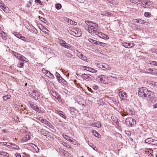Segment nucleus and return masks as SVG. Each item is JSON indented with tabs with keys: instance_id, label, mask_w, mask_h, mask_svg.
Wrapping results in <instances>:
<instances>
[{
	"instance_id": "1",
	"label": "nucleus",
	"mask_w": 157,
	"mask_h": 157,
	"mask_svg": "<svg viewBox=\"0 0 157 157\" xmlns=\"http://www.w3.org/2000/svg\"><path fill=\"white\" fill-rule=\"evenodd\" d=\"M98 27L97 24L94 23L92 24V25L90 26V27L89 26L87 27V28L86 27V29L90 33L96 34H97V33L98 32Z\"/></svg>"
},
{
	"instance_id": "2",
	"label": "nucleus",
	"mask_w": 157,
	"mask_h": 157,
	"mask_svg": "<svg viewBox=\"0 0 157 157\" xmlns=\"http://www.w3.org/2000/svg\"><path fill=\"white\" fill-rule=\"evenodd\" d=\"M148 91V90L146 87H141L140 88L138 93V95L141 97L146 98V94Z\"/></svg>"
},
{
	"instance_id": "3",
	"label": "nucleus",
	"mask_w": 157,
	"mask_h": 157,
	"mask_svg": "<svg viewBox=\"0 0 157 157\" xmlns=\"http://www.w3.org/2000/svg\"><path fill=\"white\" fill-rule=\"evenodd\" d=\"M125 123L129 126H133L136 124V122L132 117H128L126 119Z\"/></svg>"
},
{
	"instance_id": "4",
	"label": "nucleus",
	"mask_w": 157,
	"mask_h": 157,
	"mask_svg": "<svg viewBox=\"0 0 157 157\" xmlns=\"http://www.w3.org/2000/svg\"><path fill=\"white\" fill-rule=\"evenodd\" d=\"M29 94L31 97L35 100H37L39 96V93L36 91L33 90L29 92Z\"/></svg>"
},
{
	"instance_id": "5",
	"label": "nucleus",
	"mask_w": 157,
	"mask_h": 157,
	"mask_svg": "<svg viewBox=\"0 0 157 157\" xmlns=\"http://www.w3.org/2000/svg\"><path fill=\"white\" fill-rule=\"evenodd\" d=\"M146 98L147 97L150 100L153 99L155 97V94L152 91H151L148 90L147 93L146 94Z\"/></svg>"
},
{
	"instance_id": "6",
	"label": "nucleus",
	"mask_w": 157,
	"mask_h": 157,
	"mask_svg": "<svg viewBox=\"0 0 157 157\" xmlns=\"http://www.w3.org/2000/svg\"><path fill=\"white\" fill-rule=\"evenodd\" d=\"M29 104L31 108L33 109V110L39 113L42 112L41 110L38 107L36 106L33 102H30Z\"/></svg>"
},
{
	"instance_id": "7",
	"label": "nucleus",
	"mask_w": 157,
	"mask_h": 157,
	"mask_svg": "<svg viewBox=\"0 0 157 157\" xmlns=\"http://www.w3.org/2000/svg\"><path fill=\"white\" fill-rule=\"evenodd\" d=\"M105 78L104 77V75H101L99 76H98L96 78V80L101 83H106V81H105Z\"/></svg>"
},
{
	"instance_id": "8",
	"label": "nucleus",
	"mask_w": 157,
	"mask_h": 157,
	"mask_svg": "<svg viewBox=\"0 0 157 157\" xmlns=\"http://www.w3.org/2000/svg\"><path fill=\"white\" fill-rule=\"evenodd\" d=\"M40 121L43 123L45 125H47L49 128L52 129H53L54 127L51 124V123L48 121H47L46 119H42Z\"/></svg>"
},
{
	"instance_id": "9",
	"label": "nucleus",
	"mask_w": 157,
	"mask_h": 157,
	"mask_svg": "<svg viewBox=\"0 0 157 157\" xmlns=\"http://www.w3.org/2000/svg\"><path fill=\"white\" fill-rule=\"evenodd\" d=\"M97 34L96 35H98L100 37L104 39H108L109 37L106 34L101 32H98L97 33Z\"/></svg>"
},
{
	"instance_id": "10",
	"label": "nucleus",
	"mask_w": 157,
	"mask_h": 157,
	"mask_svg": "<svg viewBox=\"0 0 157 157\" xmlns=\"http://www.w3.org/2000/svg\"><path fill=\"white\" fill-rule=\"evenodd\" d=\"M56 113L58 115L62 117L63 118L66 119V117L64 113L62 111L60 110H56L55 111Z\"/></svg>"
},
{
	"instance_id": "11",
	"label": "nucleus",
	"mask_w": 157,
	"mask_h": 157,
	"mask_svg": "<svg viewBox=\"0 0 157 157\" xmlns=\"http://www.w3.org/2000/svg\"><path fill=\"white\" fill-rule=\"evenodd\" d=\"M81 77L84 79H87L88 80L92 79L91 78L93 77L91 75L86 74H82Z\"/></svg>"
},
{
	"instance_id": "12",
	"label": "nucleus",
	"mask_w": 157,
	"mask_h": 157,
	"mask_svg": "<svg viewBox=\"0 0 157 157\" xmlns=\"http://www.w3.org/2000/svg\"><path fill=\"white\" fill-rule=\"evenodd\" d=\"M99 67L104 70L109 69V67L108 65L105 63H102L100 64Z\"/></svg>"
},
{
	"instance_id": "13",
	"label": "nucleus",
	"mask_w": 157,
	"mask_h": 157,
	"mask_svg": "<svg viewBox=\"0 0 157 157\" xmlns=\"http://www.w3.org/2000/svg\"><path fill=\"white\" fill-rule=\"evenodd\" d=\"M122 45L126 48H129L134 46V44L132 43L131 44L129 43H127L126 42L122 44Z\"/></svg>"
},
{
	"instance_id": "14",
	"label": "nucleus",
	"mask_w": 157,
	"mask_h": 157,
	"mask_svg": "<svg viewBox=\"0 0 157 157\" xmlns=\"http://www.w3.org/2000/svg\"><path fill=\"white\" fill-rule=\"evenodd\" d=\"M75 34L76 37L80 36L81 35V30L80 29H78L77 30L73 32Z\"/></svg>"
},
{
	"instance_id": "15",
	"label": "nucleus",
	"mask_w": 157,
	"mask_h": 157,
	"mask_svg": "<svg viewBox=\"0 0 157 157\" xmlns=\"http://www.w3.org/2000/svg\"><path fill=\"white\" fill-rule=\"evenodd\" d=\"M40 132L41 133V134L43 135L47 136V135H48L49 134V132L46 131L44 129H40Z\"/></svg>"
},
{
	"instance_id": "16",
	"label": "nucleus",
	"mask_w": 157,
	"mask_h": 157,
	"mask_svg": "<svg viewBox=\"0 0 157 157\" xmlns=\"http://www.w3.org/2000/svg\"><path fill=\"white\" fill-rule=\"evenodd\" d=\"M119 94L120 97H122V99L127 97L126 94L123 92H120Z\"/></svg>"
},
{
	"instance_id": "17",
	"label": "nucleus",
	"mask_w": 157,
	"mask_h": 157,
	"mask_svg": "<svg viewBox=\"0 0 157 157\" xmlns=\"http://www.w3.org/2000/svg\"><path fill=\"white\" fill-rule=\"evenodd\" d=\"M153 141V139H151V138H148L145 140V143H148L149 144H151V143H152Z\"/></svg>"
},
{
	"instance_id": "18",
	"label": "nucleus",
	"mask_w": 157,
	"mask_h": 157,
	"mask_svg": "<svg viewBox=\"0 0 157 157\" xmlns=\"http://www.w3.org/2000/svg\"><path fill=\"white\" fill-rule=\"evenodd\" d=\"M4 11L6 13H8L9 12V8L6 7L5 5V6H2V8Z\"/></svg>"
},
{
	"instance_id": "19",
	"label": "nucleus",
	"mask_w": 157,
	"mask_h": 157,
	"mask_svg": "<svg viewBox=\"0 0 157 157\" xmlns=\"http://www.w3.org/2000/svg\"><path fill=\"white\" fill-rule=\"evenodd\" d=\"M0 155H3L7 157H8L9 155V153L3 151H0Z\"/></svg>"
},
{
	"instance_id": "20",
	"label": "nucleus",
	"mask_w": 157,
	"mask_h": 157,
	"mask_svg": "<svg viewBox=\"0 0 157 157\" xmlns=\"http://www.w3.org/2000/svg\"><path fill=\"white\" fill-rule=\"evenodd\" d=\"M79 57L84 61H86L87 59L86 56L82 53H80L79 56Z\"/></svg>"
},
{
	"instance_id": "21",
	"label": "nucleus",
	"mask_w": 157,
	"mask_h": 157,
	"mask_svg": "<svg viewBox=\"0 0 157 157\" xmlns=\"http://www.w3.org/2000/svg\"><path fill=\"white\" fill-rule=\"evenodd\" d=\"M91 132L93 134V135L96 137H98L100 136V134L95 130H93Z\"/></svg>"
},
{
	"instance_id": "22",
	"label": "nucleus",
	"mask_w": 157,
	"mask_h": 157,
	"mask_svg": "<svg viewBox=\"0 0 157 157\" xmlns=\"http://www.w3.org/2000/svg\"><path fill=\"white\" fill-rule=\"evenodd\" d=\"M0 36H2V38L3 39H5L6 38V36L5 35V33L3 31L0 32Z\"/></svg>"
},
{
	"instance_id": "23",
	"label": "nucleus",
	"mask_w": 157,
	"mask_h": 157,
	"mask_svg": "<svg viewBox=\"0 0 157 157\" xmlns=\"http://www.w3.org/2000/svg\"><path fill=\"white\" fill-rule=\"evenodd\" d=\"M11 97V95L9 94H4L3 98V100L6 101L9 99Z\"/></svg>"
},
{
	"instance_id": "24",
	"label": "nucleus",
	"mask_w": 157,
	"mask_h": 157,
	"mask_svg": "<svg viewBox=\"0 0 157 157\" xmlns=\"http://www.w3.org/2000/svg\"><path fill=\"white\" fill-rule=\"evenodd\" d=\"M42 26V29L40 28V30H41L42 32H44L45 33H46V31L49 32V30L45 27L41 25Z\"/></svg>"
},
{
	"instance_id": "25",
	"label": "nucleus",
	"mask_w": 157,
	"mask_h": 157,
	"mask_svg": "<svg viewBox=\"0 0 157 157\" xmlns=\"http://www.w3.org/2000/svg\"><path fill=\"white\" fill-rule=\"evenodd\" d=\"M21 62L18 63V66L20 67H22L23 66L24 64L23 61H25V60L23 59H21Z\"/></svg>"
},
{
	"instance_id": "26",
	"label": "nucleus",
	"mask_w": 157,
	"mask_h": 157,
	"mask_svg": "<svg viewBox=\"0 0 157 157\" xmlns=\"http://www.w3.org/2000/svg\"><path fill=\"white\" fill-rule=\"evenodd\" d=\"M138 21H139L138 22L140 24H145V23H146L147 24H146V25H147V24L148 23L147 22L145 21L139 19Z\"/></svg>"
},
{
	"instance_id": "27",
	"label": "nucleus",
	"mask_w": 157,
	"mask_h": 157,
	"mask_svg": "<svg viewBox=\"0 0 157 157\" xmlns=\"http://www.w3.org/2000/svg\"><path fill=\"white\" fill-rule=\"evenodd\" d=\"M85 23L88 26H90L92 25V24H94V23L92 22V21H85Z\"/></svg>"
},
{
	"instance_id": "28",
	"label": "nucleus",
	"mask_w": 157,
	"mask_h": 157,
	"mask_svg": "<svg viewBox=\"0 0 157 157\" xmlns=\"http://www.w3.org/2000/svg\"><path fill=\"white\" fill-rule=\"evenodd\" d=\"M59 151L60 154H65V153H66L67 152L66 151L61 148H59Z\"/></svg>"
},
{
	"instance_id": "29",
	"label": "nucleus",
	"mask_w": 157,
	"mask_h": 157,
	"mask_svg": "<svg viewBox=\"0 0 157 157\" xmlns=\"http://www.w3.org/2000/svg\"><path fill=\"white\" fill-rule=\"evenodd\" d=\"M58 80L60 82H62L64 84H65V82H66V81L61 77H59Z\"/></svg>"
},
{
	"instance_id": "30",
	"label": "nucleus",
	"mask_w": 157,
	"mask_h": 157,
	"mask_svg": "<svg viewBox=\"0 0 157 157\" xmlns=\"http://www.w3.org/2000/svg\"><path fill=\"white\" fill-rule=\"evenodd\" d=\"M13 54L14 55V56L16 57L18 59H20V56L21 55V54L17 53H16V52L13 53Z\"/></svg>"
},
{
	"instance_id": "31",
	"label": "nucleus",
	"mask_w": 157,
	"mask_h": 157,
	"mask_svg": "<svg viewBox=\"0 0 157 157\" xmlns=\"http://www.w3.org/2000/svg\"><path fill=\"white\" fill-rule=\"evenodd\" d=\"M9 144H11V146H13V147H12L14 149H19V147L17 145L9 143Z\"/></svg>"
},
{
	"instance_id": "32",
	"label": "nucleus",
	"mask_w": 157,
	"mask_h": 157,
	"mask_svg": "<svg viewBox=\"0 0 157 157\" xmlns=\"http://www.w3.org/2000/svg\"><path fill=\"white\" fill-rule=\"evenodd\" d=\"M144 16L146 17H149L151 16V13L149 12H146L144 13Z\"/></svg>"
},
{
	"instance_id": "33",
	"label": "nucleus",
	"mask_w": 157,
	"mask_h": 157,
	"mask_svg": "<svg viewBox=\"0 0 157 157\" xmlns=\"http://www.w3.org/2000/svg\"><path fill=\"white\" fill-rule=\"evenodd\" d=\"M62 7L61 5L59 3H58L56 5V8L57 10H60Z\"/></svg>"
},
{
	"instance_id": "34",
	"label": "nucleus",
	"mask_w": 157,
	"mask_h": 157,
	"mask_svg": "<svg viewBox=\"0 0 157 157\" xmlns=\"http://www.w3.org/2000/svg\"><path fill=\"white\" fill-rule=\"evenodd\" d=\"M150 65H152L154 66H157V62L155 61H151L149 63Z\"/></svg>"
},
{
	"instance_id": "35",
	"label": "nucleus",
	"mask_w": 157,
	"mask_h": 157,
	"mask_svg": "<svg viewBox=\"0 0 157 157\" xmlns=\"http://www.w3.org/2000/svg\"><path fill=\"white\" fill-rule=\"evenodd\" d=\"M105 44L104 43L98 41V42L97 45H99L100 46H104L105 45Z\"/></svg>"
},
{
	"instance_id": "36",
	"label": "nucleus",
	"mask_w": 157,
	"mask_h": 157,
	"mask_svg": "<svg viewBox=\"0 0 157 157\" xmlns=\"http://www.w3.org/2000/svg\"><path fill=\"white\" fill-rule=\"evenodd\" d=\"M143 0H135V4L138 3L141 4L143 2Z\"/></svg>"
},
{
	"instance_id": "37",
	"label": "nucleus",
	"mask_w": 157,
	"mask_h": 157,
	"mask_svg": "<svg viewBox=\"0 0 157 157\" xmlns=\"http://www.w3.org/2000/svg\"><path fill=\"white\" fill-rule=\"evenodd\" d=\"M47 76H48L50 78H52L54 77L53 75L50 72L49 73H48V74L47 75Z\"/></svg>"
},
{
	"instance_id": "38",
	"label": "nucleus",
	"mask_w": 157,
	"mask_h": 157,
	"mask_svg": "<svg viewBox=\"0 0 157 157\" xmlns=\"http://www.w3.org/2000/svg\"><path fill=\"white\" fill-rule=\"evenodd\" d=\"M64 46H65L64 47L65 48L68 49H70L71 48V46L69 45V44L67 43Z\"/></svg>"
},
{
	"instance_id": "39",
	"label": "nucleus",
	"mask_w": 157,
	"mask_h": 157,
	"mask_svg": "<svg viewBox=\"0 0 157 157\" xmlns=\"http://www.w3.org/2000/svg\"><path fill=\"white\" fill-rule=\"evenodd\" d=\"M20 39L25 41H27V40H28V39L27 38H26L25 37L23 36H21V37L20 38Z\"/></svg>"
},
{
	"instance_id": "40",
	"label": "nucleus",
	"mask_w": 157,
	"mask_h": 157,
	"mask_svg": "<svg viewBox=\"0 0 157 157\" xmlns=\"http://www.w3.org/2000/svg\"><path fill=\"white\" fill-rule=\"evenodd\" d=\"M66 44V43L65 41L62 40H60L59 44L61 46Z\"/></svg>"
},
{
	"instance_id": "41",
	"label": "nucleus",
	"mask_w": 157,
	"mask_h": 157,
	"mask_svg": "<svg viewBox=\"0 0 157 157\" xmlns=\"http://www.w3.org/2000/svg\"><path fill=\"white\" fill-rule=\"evenodd\" d=\"M70 24L73 25H77V23L76 22H75L71 20V21H70Z\"/></svg>"
},
{
	"instance_id": "42",
	"label": "nucleus",
	"mask_w": 157,
	"mask_h": 157,
	"mask_svg": "<svg viewBox=\"0 0 157 157\" xmlns=\"http://www.w3.org/2000/svg\"><path fill=\"white\" fill-rule=\"evenodd\" d=\"M70 110L71 112H75V111H77V110L73 107H70Z\"/></svg>"
},
{
	"instance_id": "43",
	"label": "nucleus",
	"mask_w": 157,
	"mask_h": 157,
	"mask_svg": "<svg viewBox=\"0 0 157 157\" xmlns=\"http://www.w3.org/2000/svg\"><path fill=\"white\" fill-rule=\"evenodd\" d=\"M62 136L64 139L67 140H68V139H69V137L66 135H63Z\"/></svg>"
},
{
	"instance_id": "44",
	"label": "nucleus",
	"mask_w": 157,
	"mask_h": 157,
	"mask_svg": "<svg viewBox=\"0 0 157 157\" xmlns=\"http://www.w3.org/2000/svg\"><path fill=\"white\" fill-rule=\"evenodd\" d=\"M151 144L154 145H157V140H154L153 139V141H152Z\"/></svg>"
},
{
	"instance_id": "45",
	"label": "nucleus",
	"mask_w": 157,
	"mask_h": 157,
	"mask_svg": "<svg viewBox=\"0 0 157 157\" xmlns=\"http://www.w3.org/2000/svg\"><path fill=\"white\" fill-rule=\"evenodd\" d=\"M55 75H56L57 79H58V78H59V77H61L60 74L57 72H56L55 73Z\"/></svg>"
},
{
	"instance_id": "46",
	"label": "nucleus",
	"mask_w": 157,
	"mask_h": 157,
	"mask_svg": "<svg viewBox=\"0 0 157 157\" xmlns=\"http://www.w3.org/2000/svg\"><path fill=\"white\" fill-rule=\"evenodd\" d=\"M97 70H96L95 69H94L91 68V70H90V72H92V73H95L97 72Z\"/></svg>"
},
{
	"instance_id": "47",
	"label": "nucleus",
	"mask_w": 157,
	"mask_h": 157,
	"mask_svg": "<svg viewBox=\"0 0 157 157\" xmlns=\"http://www.w3.org/2000/svg\"><path fill=\"white\" fill-rule=\"evenodd\" d=\"M35 2L39 3L40 5H42V2L40 0H35Z\"/></svg>"
},
{
	"instance_id": "48",
	"label": "nucleus",
	"mask_w": 157,
	"mask_h": 157,
	"mask_svg": "<svg viewBox=\"0 0 157 157\" xmlns=\"http://www.w3.org/2000/svg\"><path fill=\"white\" fill-rule=\"evenodd\" d=\"M106 13L107 14L106 16L110 17V16H111L112 15V13H110L109 12H106Z\"/></svg>"
},
{
	"instance_id": "49",
	"label": "nucleus",
	"mask_w": 157,
	"mask_h": 157,
	"mask_svg": "<svg viewBox=\"0 0 157 157\" xmlns=\"http://www.w3.org/2000/svg\"><path fill=\"white\" fill-rule=\"evenodd\" d=\"M42 71H45V72H44V73H45V74H46V75L47 74H48V73H49V71H47V70H45L44 69H42Z\"/></svg>"
},
{
	"instance_id": "50",
	"label": "nucleus",
	"mask_w": 157,
	"mask_h": 157,
	"mask_svg": "<svg viewBox=\"0 0 157 157\" xmlns=\"http://www.w3.org/2000/svg\"><path fill=\"white\" fill-rule=\"evenodd\" d=\"M92 88L94 90H97L98 88V86L97 85H94L92 87Z\"/></svg>"
},
{
	"instance_id": "51",
	"label": "nucleus",
	"mask_w": 157,
	"mask_h": 157,
	"mask_svg": "<svg viewBox=\"0 0 157 157\" xmlns=\"http://www.w3.org/2000/svg\"><path fill=\"white\" fill-rule=\"evenodd\" d=\"M62 144L63 146L66 147H68V146H69V145L65 142H63L62 143Z\"/></svg>"
},
{
	"instance_id": "52",
	"label": "nucleus",
	"mask_w": 157,
	"mask_h": 157,
	"mask_svg": "<svg viewBox=\"0 0 157 157\" xmlns=\"http://www.w3.org/2000/svg\"><path fill=\"white\" fill-rule=\"evenodd\" d=\"M31 3L29 2H28L26 5V6L27 7H30L31 5Z\"/></svg>"
},
{
	"instance_id": "53",
	"label": "nucleus",
	"mask_w": 157,
	"mask_h": 157,
	"mask_svg": "<svg viewBox=\"0 0 157 157\" xmlns=\"http://www.w3.org/2000/svg\"><path fill=\"white\" fill-rule=\"evenodd\" d=\"M15 156L16 157H21V155L19 153H16L15 154Z\"/></svg>"
},
{
	"instance_id": "54",
	"label": "nucleus",
	"mask_w": 157,
	"mask_h": 157,
	"mask_svg": "<svg viewBox=\"0 0 157 157\" xmlns=\"http://www.w3.org/2000/svg\"><path fill=\"white\" fill-rule=\"evenodd\" d=\"M20 59H26V58L23 56L21 55L20 56Z\"/></svg>"
},
{
	"instance_id": "55",
	"label": "nucleus",
	"mask_w": 157,
	"mask_h": 157,
	"mask_svg": "<svg viewBox=\"0 0 157 157\" xmlns=\"http://www.w3.org/2000/svg\"><path fill=\"white\" fill-rule=\"evenodd\" d=\"M5 5L3 3L0 2V7L1 9L2 8V6L3 7V6H5Z\"/></svg>"
},
{
	"instance_id": "56",
	"label": "nucleus",
	"mask_w": 157,
	"mask_h": 157,
	"mask_svg": "<svg viewBox=\"0 0 157 157\" xmlns=\"http://www.w3.org/2000/svg\"><path fill=\"white\" fill-rule=\"evenodd\" d=\"M82 68H81L83 69V70H85V69H86L87 68V67L86 66H82Z\"/></svg>"
},
{
	"instance_id": "57",
	"label": "nucleus",
	"mask_w": 157,
	"mask_h": 157,
	"mask_svg": "<svg viewBox=\"0 0 157 157\" xmlns=\"http://www.w3.org/2000/svg\"><path fill=\"white\" fill-rule=\"evenodd\" d=\"M94 40L93 39H91V38H90L89 39V41L90 42H91V43H93V42H94Z\"/></svg>"
},
{
	"instance_id": "58",
	"label": "nucleus",
	"mask_w": 157,
	"mask_h": 157,
	"mask_svg": "<svg viewBox=\"0 0 157 157\" xmlns=\"http://www.w3.org/2000/svg\"><path fill=\"white\" fill-rule=\"evenodd\" d=\"M13 34H14V35L15 36H16L17 37V36H18V35H19V33H16V32H15L14 33H13Z\"/></svg>"
},
{
	"instance_id": "59",
	"label": "nucleus",
	"mask_w": 157,
	"mask_h": 157,
	"mask_svg": "<svg viewBox=\"0 0 157 157\" xmlns=\"http://www.w3.org/2000/svg\"><path fill=\"white\" fill-rule=\"evenodd\" d=\"M139 19H134V22L136 23H138V22L139 21H138Z\"/></svg>"
},
{
	"instance_id": "60",
	"label": "nucleus",
	"mask_w": 157,
	"mask_h": 157,
	"mask_svg": "<svg viewBox=\"0 0 157 157\" xmlns=\"http://www.w3.org/2000/svg\"><path fill=\"white\" fill-rule=\"evenodd\" d=\"M91 68L87 67V69H86V70L90 72V71Z\"/></svg>"
},
{
	"instance_id": "61",
	"label": "nucleus",
	"mask_w": 157,
	"mask_h": 157,
	"mask_svg": "<svg viewBox=\"0 0 157 157\" xmlns=\"http://www.w3.org/2000/svg\"><path fill=\"white\" fill-rule=\"evenodd\" d=\"M9 143H7V142H3V144H2V145L3 146H6V145H7V144H9Z\"/></svg>"
},
{
	"instance_id": "62",
	"label": "nucleus",
	"mask_w": 157,
	"mask_h": 157,
	"mask_svg": "<svg viewBox=\"0 0 157 157\" xmlns=\"http://www.w3.org/2000/svg\"><path fill=\"white\" fill-rule=\"evenodd\" d=\"M52 95L53 96H54L56 98V96H57V94H56V93H54V92H53L52 93Z\"/></svg>"
},
{
	"instance_id": "63",
	"label": "nucleus",
	"mask_w": 157,
	"mask_h": 157,
	"mask_svg": "<svg viewBox=\"0 0 157 157\" xmlns=\"http://www.w3.org/2000/svg\"><path fill=\"white\" fill-rule=\"evenodd\" d=\"M153 85L155 87H157V82H155L153 84Z\"/></svg>"
},
{
	"instance_id": "64",
	"label": "nucleus",
	"mask_w": 157,
	"mask_h": 157,
	"mask_svg": "<svg viewBox=\"0 0 157 157\" xmlns=\"http://www.w3.org/2000/svg\"><path fill=\"white\" fill-rule=\"evenodd\" d=\"M153 107L154 108H157V103L153 105Z\"/></svg>"
}]
</instances>
